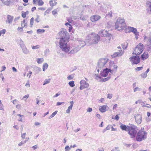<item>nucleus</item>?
I'll return each mask as SVG.
<instances>
[{"label": "nucleus", "mask_w": 151, "mask_h": 151, "mask_svg": "<svg viewBox=\"0 0 151 151\" xmlns=\"http://www.w3.org/2000/svg\"><path fill=\"white\" fill-rule=\"evenodd\" d=\"M58 35L59 37H57V39H60V47L63 52H68L70 47L67 44L69 39V34L65 29H63L60 31Z\"/></svg>", "instance_id": "f257e3e1"}, {"label": "nucleus", "mask_w": 151, "mask_h": 151, "mask_svg": "<svg viewBox=\"0 0 151 151\" xmlns=\"http://www.w3.org/2000/svg\"><path fill=\"white\" fill-rule=\"evenodd\" d=\"M100 37L97 34L92 33L86 37L87 42L90 44L97 43L100 40Z\"/></svg>", "instance_id": "f03ea898"}, {"label": "nucleus", "mask_w": 151, "mask_h": 151, "mask_svg": "<svg viewBox=\"0 0 151 151\" xmlns=\"http://www.w3.org/2000/svg\"><path fill=\"white\" fill-rule=\"evenodd\" d=\"M126 26V24L124 19L122 17H119L115 23V29L118 30H122Z\"/></svg>", "instance_id": "7ed1b4c3"}, {"label": "nucleus", "mask_w": 151, "mask_h": 151, "mask_svg": "<svg viewBox=\"0 0 151 151\" xmlns=\"http://www.w3.org/2000/svg\"><path fill=\"white\" fill-rule=\"evenodd\" d=\"M138 130V129L137 127L133 124L130 125L128 133L131 138L135 137Z\"/></svg>", "instance_id": "20e7f679"}, {"label": "nucleus", "mask_w": 151, "mask_h": 151, "mask_svg": "<svg viewBox=\"0 0 151 151\" xmlns=\"http://www.w3.org/2000/svg\"><path fill=\"white\" fill-rule=\"evenodd\" d=\"M136 135V140L138 142H140L147 138V133L145 131H143L142 129L137 133Z\"/></svg>", "instance_id": "39448f33"}, {"label": "nucleus", "mask_w": 151, "mask_h": 151, "mask_svg": "<svg viewBox=\"0 0 151 151\" xmlns=\"http://www.w3.org/2000/svg\"><path fill=\"white\" fill-rule=\"evenodd\" d=\"M143 46V44L141 43H139L135 47L132 54L136 55H140L144 49Z\"/></svg>", "instance_id": "423d86ee"}, {"label": "nucleus", "mask_w": 151, "mask_h": 151, "mask_svg": "<svg viewBox=\"0 0 151 151\" xmlns=\"http://www.w3.org/2000/svg\"><path fill=\"white\" fill-rule=\"evenodd\" d=\"M100 34L101 35V36L103 37H106L107 39H108L109 41L108 42H109L111 37H112V35L111 34L108 33L107 31L105 30H102L100 32Z\"/></svg>", "instance_id": "0eeeda50"}, {"label": "nucleus", "mask_w": 151, "mask_h": 151, "mask_svg": "<svg viewBox=\"0 0 151 151\" xmlns=\"http://www.w3.org/2000/svg\"><path fill=\"white\" fill-rule=\"evenodd\" d=\"M108 59L105 58H101L99 60L98 63L97 68H99L101 69L104 67L108 61Z\"/></svg>", "instance_id": "6e6552de"}, {"label": "nucleus", "mask_w": 151, "mask_h": 151, "mask_svg": "<svg viewBox=\"0 0 151 151\" xmlns=\"http://www.w3.org/2000/svg\"><path fill=\"white\" fill-rule=\"evenodd\" d=\"M130 61L132 62V64H137L140 62V58L138 56H133L129 58Z\"/></svg>", "instance_id": "1a4fd4ad"}, {"label": "nucleus", "mask_w": 151, "mask_h": 151, "mask_svg": "<svg viewBox=\"0 0 151 151\" xmlns=\"http://www.w3.org/2000/svg\"><path fill=\"white\" fill-rule=\"evenodd\" d=\"M113 71V69L111 70V69L106 68L103 69L102 71H101L100 74L101 76L105 77L108 75L109 72H110L111 73H112Z\"/></svg>", "instance_id": "9d476101"}, {"label": "nucleus", "mask_w": 151, "mask_h": 151, "mask_svg": "<svg viewBox=\"0 0 151 151\" xmlns=\"http://www.w3.org/2000/svg\"><path fill=\"white\" fill-rule=\"evenodd\" d=\"M70 47V49L69 51V54H73L76 53L78 51L81 49V48L78 46L76 47L72 48V47L68 45Z\"/></svg>", "instance_id": "9b49d317"}, {"label": "nucleus", "mask_w": 151, "mask_h": 151, "mask_svg": "<svg viewBox=\"0 0 151 151\" xmlns=\"http://www.w3.org/2000/svg\"><path fill=\"white\" fill-rule=\"evenodd\" d=\"M135 121L138 124H140L142 122V115L139 114H137L135 116Z\"/></svg>", "instance_id": "f8f14e48"}, {"label": "nucleus", "mask_w": 151, "mask_h": 151, "mask_svg": "<svg viewBox=\"0 0 151 151\" xmlns=\"http://www.w3.org/2000/svg\"><path fill=\"white\" fill-rule=\"evenodd\" d=\"M124 51L122 50H119V52L114 53L113 55H112L111 57L112 58H114L118 56H121L124 53Z\"/></svg>", "instance_id": "ddd939ff"}, {"label": "nucleus", "mask_w": 151, "mask_h": 151, "mask_svg": "<svg viewBox=\"0 0 151 151\" xmlns=\"http://www.w3.org/2000/svg\"><path fill=\"white\" fill-rule=\"evenodd\" d=\"M101 18V17L97 15H94L91 16L90 17V20L92 22H94L99 20Z\"/></svg>", "instance_id": "4468645a"}, {"label": "nucleus", "mask_w": 151, "mask_h": 151, "mask_svg": "<svg viewBox=\"0 0 151 151\" xmlns=\"http://www.w3.org/2000/svg\"><path fill=\"white\" fill-rule=\"evenodd\" d=\"M129 127L130 126L126 125L123 124H121L120 126V128L122 129V130L125 131H128V130L129 128Z\"/></svg>", "instance_id": "2eb2a0df"}, {"label": "nucleus", "mask_w": 151, "mask_h": 151, "mask_svg": "<svg viewBox=\"0 0 151 151\" xmlns=\"http://www.w3.org/2000/svg\"><path fill=\"white\" fill-rule=\"evenodd\" d=\"M22 49L23 52L25 54H27L29 53V51L27 50L25 46H24L21 47Z\"/></svg>", "instance_id": "dca6fc26"}, {"label": "nucleus", "mask_w": 151, "mask_h": 151, "mask_svg": "<svg viewBox=\"0 0 151 151\" xmlns=\"http://www.w3.org/2000/svg\"><path fill=\"white\" fill-rule=\"evenodd\" d=\"M106 106L104 105L100 106L99 108V110L102 112H105L106 111Z\"/></svg>", "instance_id": "f3484780"}, {"label": "nucleus", "mask_w": 151, "mask_h": 151, "mask_svg": "<svg viewBox=\"0 0 151 151\" xmlns=\"http://www.w3.org/2000/svg\"><path fill=\"white\" fill-rule=\"evenodd\" d=\"M148 57V54L147 52H144L141 55V58L143 60L147 59Z\"/></svg>", "instance_id": "a211bd4d"}, {"label": "nucleus", "mask_w": 151, "mask_h": 151, "mask_svg": "<svg viewBox=\"0 0 151 151\" xmlns=\"http://www.w3.org/2000/svg\"><path fill=\"white\" fill-rule=\"evenodd\" d=\"M82 86H80V90H82L85 88H88L89 86V84L87 82L85 83L83 85H82Z\"/></svg>", "instance_id": "6ab92c4d"}, {"label": "nucleus", "mask_w": 151, "mask_h": 151, "mask_svg": "<svg viewBox=\"0 0 151 151\" xmlns=\"http://www.w3.org/2000/svg\"><path fill=\"white\" fill-rule=\"evenodd\" d=\"M13 18V16L8 15L7 16V19L8 23H12V22Z\"/></svg>", "instance_id": "aec40b11"}, {"label": "nucleus", "mask_w": 151, "mask_h": 151, "mask_svg": "<svg viewBox=\"0 0 151 151\" xmlns=\"http://www.w3.org/2000/svg\"><path fill=\"white\" fill-rule=\"evenodd\" d=\"M0 1H1L3 4L7 6L9 5L11 1V0H7V1H5V0H0Z\"/></svg>", "instance_id": "412c9836"}, {"label": "nucleus", "mask_w": 151, "mask_h": 151, "mask_svg": "<svg viewBox=\"0 0 151 151\" xmlns=\"http://www.w3.org/2000/svg\"><path fill=\"white\" fill-rule=\"evenodd\" d=\"M41 68L37 67H35L34 68V71L36 74L38 73L40 71H41Z\"/></svg>", "instance_id": "4be33fe9"}, {"label": "nucleus", "mask_w": 151, "mask_h": 151, "mask_svg": "<svg viewBox=\"0 0 151 151\" xmlns=\"http://www.w3.org/2000/svg\"><path fill=\"white\" fill-rule=\"evenodd\" d=\"M112 17V12L111 11H110L106 15L105 18L106 19H109L111 17Z\"/></svg>", "instance_id": "5701e85b"}, {"label": "nucleus", "mask_w": 151, "mask_h": 151, "mask_svg": "<svg viewBox=\"0 0 151 151\" xmlns=\"http://www.w3.org/2000/svg\"><path fill=\"white\" fill-rule=\"evenodd\" d=\"M110 68H112V69L113 68L114 70H116L117 69V67L116 65H114V63H111L110 64Z\"/></svg>", "instance_id": "b1692460"}, {"label": "nucleus", "mask_w": 151, "mask_h": 151, "mask_svg": "<svg viewBox=\"0 0 151 151\" xmlns=\"http://www.w3.org/2000/svg\"><path fill=\"white\" fill-rule=\"evenodd\" d=\"M19 45L21 47L25 46L24 42L21 39H20L19 40Z\"/></svg>", "instance_id": "393cba45"}, {"label": "nucleus", "mask_w": 151, "mask_h": 151, "mask_svg": "<svg viewBox=\"0 0 151 151\" xmlns=\"http://www.w3.org/2000/svg\"><path fill=\"white\" fill-rule=\"evenodd\" d=\"M128 43L125 42L122 44V47L123 49H127L128 45Z\"/></svg>", "instance_id": "a878e982"}, {"label": "nucleus", "mask_w": 151, "mask_h": 151, "mask_svg": "<svg viewBox=\"0 0 151 151\" xmlns=\"http://www.w3.org/2000/svg\"><path fill=\"white\" fill-rule=\"evenodd\" d=\"M48 65L47 63H45L43 65L42 70L43 71H45L46 69H47L48 67Z\"/></svg>", "instance_id": "bb28decb"}, {"label": "nucleus", "mask_w": 151, "mask_h": 151, "mask_svg": "<svg viewBox=\"0 0 151 151\" xmlns=\"http://www.w3.org/2000/svg\"><path fill=\"white\" fill-rule=\"evenodd\" d=\"M79 44L81 47L80 48H81L83 47L85 45H86V42L85 41H81L79 42Z\"/></svg>", "instance_id": "cd10ccee"}, {"label": "nucleus", "mask_w": 151, "mask_h": 151, "mask_svg": "<svg viewBox=\"0 0 151 151\" xmlns=\"http://www.w3.org/2000/svg\"><path fill=\"white\" fill-rule=\"evenodd\" d=\"M147 51L149 52V53L151 54V44H150L149 45H147Z\"/></svg>", "instance_id": "c85d7f7f"}, {"label": "nucleus", "mask_w": 151, "mask_h": 151, "mask_svg": "<svg viewBox=\"0 0 151 151\" xmlns=\"http://www.w3.org/2000/svg\"><path fill=\"white\" fill-rule=\"evenodd\" d=\"M68 84L70 87H73L75 85L74 81H70L68 83Z\"/></svg>", "instance_id": "c756f323"}, {"label": "nucleus", "mask_w": 151, "mask_h": 151, "mask_svg": "<svg viewBox=\"0 0 151 151\" xmlns=\"http://www.w3.org/2000/svg\"><path fill=\"white\" fill-rule=\"evenodd\" d=\"M58 111H55V112L53 113L49 117V119H50L53 117L57 113Z\"/></svg>", "instance_id": "7c9ffc66"}, {"label": "nucleus", "mask_w": 151, "mask_h": 151, "mask_svg": "<svg viewBox=\"0 0 151 151\" xmlns=\"http://www.w3.org/2000/svg\"><path fill=\"white\" fill-rule=\"evenodd\" d=\"M50 79H45L44 81L43 85H45L47 83H49L50 81Z\"/></svg>", "instance_id": "2f4dec72"}, {"label": "nucleus", "mask_w": 151, "mask_h": 151, "mask_svg": "<svg viewBox=\"0 0 151 151\" xmlns=\"http://www.w3.org/2000/svg\"><path fill=\"white\" fill-rule=\"evenodd\" d=\"M37 33H43L45 32V30L44 29H39L37 30Z\"/></svg>", "instance_id": "473e14b6"}, {"label": "nucleus", "mask_w": 151, "mask_h": 151, "mask_svg": "<svg viewBox=\"0 0 151 151\" xmlns=\"http://www.w3.org/2000/svg\"><path fill=\"white\" fill-rule=\"evenodd\" d=\"M132 29H133V31L132 32L135 35H137L138 32H137V29L133 27Z\"/></svg>", "instance_id": "72a5a7b5"}, {"label": "nucleus", "mask_w": 151, "mask_h": 151, "mask_svg": "<svg viewBox=\"0 0 151 151\" xmlns=\"http://www.w3.org/2000/svg\"><path fill=\"white\" fill-rule=\"evenodd\" d=\"M43 58H38L37 60V62L38 63H41L43 61Z\"/></svg>", "instance_id": "f704fd0d"}, {"label": "nucleus", "mask_w": 151, "mask_h": 151, "mask_svg": "<svg viewBox=\"0 0 151 151\" xmlns=\"http://www.w3.org/2000/svg\"><path fill=\"white\" fill-rule=\"evenodd\" d=\"M44 4V2L42 0H38V5L39 6L42 5Z\"/></svg>", "instance_id": "c9c22d12"}, {"label": "nucleus", "mask_w": 151, "mask_h": 151, "mask_svg": "<svg viewBox=\"0 0 151 151\" xmlns=\"http://www.w3.org/2000/svg\"><path fill=\"white\" fill-rule=\"evenodd\" d=\"M141 76L142 78H145L147 76V75L146 73H142L140 75Z\"/></svg>", "instance_id": "e433bc0d"}, {"label": "nucleus", "mask_w": 151, "mask_h": 151, "mask_svg": "<svg viewBox=\"0 0 151 151\" xmlns=\"http://www.w3.org/2000/svg\"><path fill=\"white\" fill-rule=\"evenodd\" d=\"M34 21V18L33 17H32L30 20V27H32V25H33Z\"/></svg>", "instance_id": "4c0bfd02"}, {"label": "nucleus", "mask_w": 151, "mask_h": 151, "mask_svg": "<svg viewBox=\"0 0 151 151\" xmlns=\"http://www.w3.org/2000/svg\"><path fill=\"white\" fill-rule=\"evenodd\" d=\"M72 107L69 106L68 108V109L66 111V112L67 113H70V110L72 109Z\"/></svg>", "instance_id": "58836bf2"}, {"label": "nucleus", "mask_w": 151, "mask_h": 151, "mask_svg": "<svg viewBox=\"0 0 151 151\" xmlns=\"http://www.w3.org/2000/svg\"><path fill=\"white\" fill-rule=\"evenodd\" d=\"M49 3L50 6H53L55 5L56 4V3L55 2V3H53V1L52 0L50 1Z\"/></svg>", "instance_id": "ea45409f"}, {"label": "nucleus", "mask_w": 151, "mask_h": 151, "mask_svg": "<svg viewBox=\"0 0 151 151\" xmlns=\"http://www.w3.org/2000/svg\"><path fill=\"white\" fill-rule=\"evenodd\" d=\"M17 116H19V118L18 119V120L20 122H22V118L23 116H24L23 115H22L20 114H18Z\"/></svg>", "instance_id": "a19ab883"}, {"label": "nucleus", "mask_w": 151, "mask_h": 151, "mask_svg": "<svg viewBox=\"0 0 151 151\" xmlns=\"http://www.w3.org/2000/svg\"><path fill=\"white\" fill-rule=\"evenodd\" d=\"M40 19L39 16L37 15L36 19L35 20V21L36 22H37L38 23L40 22Z\"/></svg>", "instance_id": "79ce46f5"}, {"label": "nucleus", "mask_w": 151, "mask_h": 151, "mask_svg": "<svg viewBox=\"0 0 151 151\" xmlns=\"http://www.w3.org/2000/svg\"><path fill=\"white\" fill-rule=\"evenodd\" d=\"M110 78V77L108 76L107 78H103L102 79V81L103 82H104L106 81H107L109 80Z\"/></svg>", "instance_id": "37998d69"}, {"label": "nucleus", "mask_w": 151, "mask_h": 151, "mask_svg": "<svg viewBox=\"0 0 151 151\" xmlns=\"http://www.w3.org/2000/svg\"><path fill=\"white\" fill-rule=\"evenodd\" d=\"M111 151H120L119 147H115L113 148L111 150Z\"/></svg>", "instance_id": "c03bdc74"}, {"label": "nucleus", "mask_w": 151, "mask_h": 151, "mask_svg": "<svg viewBox=\"0 0 151 151\" xmlns=\"http://www.w3.org/2000/svg\"><path fill=\"white\" fill-rule=\"evenodd\" d=\"M86 82L85 80H81L80 82V83L81 84L80 86H82V85H83V84L85 83H86Z\"/></svg>", "instance_id": "a18cd8bd"}, {"label": "nucleus", "mask_w": 151, "mask_h": 151, "mask_svg": "<svg viewBox=\"0 0 151 151\" xmlns=\"http://www.w3.org/2000/svg\"><path fill=\"white\" fill-rule=\"evenodd\" d=\"M40 47V46L38 45H37L36 46H33L32 47V48L33 49H35L39 48Z\"/></svg>", "instance_id": "49530a36"}, {"label": "nucleus", "mask_w": 151, "mask_h": 151, "mask_svg": "<svg viewBox=\"0 0 151 151\" xmlns=\"http://www.w3.org/2000/svg\"><path fill=\"white\" fill-rule=\"evenodd\" d=\"M141 105L142 106H145L147 108H151V105L149 104H147L146 105H143L142 104H141Z\"/></svg>", "instance_id": "de8ad7c7"}, {"label": "nucleus", "mask_w": 151, "mask_h": 151, "mask_svg": "<svg viewBox=\"0 0 151 151\" xmlns=\"http://www.w3.org/2000/svg\"><path fill=\"white\" fill-rule=\"evenodd\" d=\"M0 110H3V106L1 100H0Z\"/></svg>", "instance_id": "09e8293b"}, {"label": "nucleus", "mask_w": 151, "mask_h": 151, "mask_svg": "<svg viewBox=\"0 0 151 151\" xmlns=\"http://www.w3.org/2000/svg\"><path fill=\"white\" fill-rule=\"evenodd\" d=\"M101 77L100 76H96V79L97 80H99V81H101Z\"/></svg>", "instance_id": "8fccbe9b"}, {"label": "nucleus", "mask_w": 151, "mask_h": 151, "mask_svg": "<svg viewBox=\"0 0 151 151\" xmlns=\"http://www.w3.org/2000/svg\"><path fill=\"white\" fill-rule=\"evenodd\" d=\"M143 68V67H137L135 69V70H136L139 71L142 70Z\"/></svg>", "instance_id": "3c124183"}, {"label": "nucleus", "mask_w": 151, "mask_h": 151, "mask_svg": "<svg viewBox=\"0 0 151 151\" xmlns=\"http://www.w3.org/2000/svg\"><path fill=\"white\" fill-rule=\"evenodd\" d=\"M29 97V95L28 94L24 96L23 97V99L24 100H26Z\"/></svg>", "instance_id": "603ef678"}, {"label": "nucleus", "mask_w": 151, "mask_h": 151, "mask_svg": "<svg viewBox=\"0 0 151 151\" xmlns=\"http://www.w3.org/2000/svg\"><path fill=\"white\" fill-rule=\"evenodd\" d=\"M112 96V95L111 93H108L107 94V98L111 99Z\"/></svg>", "instance_id": "864d4df0"}, {"label": "nucleus", "mask_w": 151, "mask_h": 151, "mask_svg": "<svg viewBox=\"0 0 151 151\" xmlns=\"http://www.w3.org/2000/svg\"><path fill=\"white\" fill-rule=\"evenodd\" d=\"M50 10V9H47V10L44 13V15L45 16L47 14H48Z\"/></svg>", "instance_id": "5fc2aeb1"}, {"label": "nucleus", "mask_w": 151, "mask_h": 151, "mask_svg": "<svg viewBox=\"0 0 151 151\" xmlns=\"http://www.w3.org/2000/svg\"><path fill=\"white\" fill-rule=\"evenodd\" d=\"M132 27H129L127 28V30H128V32L129 33L131 32L132 31Z\"/></svg>", "instance_id": "6e6d98bb"}, {"label": "nucleus", "mask_w": 151, "mask_h": 151, "mask_svg": "<svg viewBox=\"0 0 151 151\" xmlns=\"http://www.w3.org/2000/svg\"><path fill=\"white\" fill-rule=\"evenodd\" d=\"M147 42L150 43H151V35H150L148 37V39L147 40Z\"/></svg>", "instance_id": "4d7b16f0"}, {"label": "nucleus", "mask_w": 151, "mask_h": 151, "mask_svg": "<svg viewBox=\"0 0 151 151\" xmlns=\"http://www.w3.org/2000/svg\"><path fill=\"white\" fill-rule=\"evenodd\" d=\"M70 147L68 146H66L65 149V150L66 151L69 150H70Z\"/></svg>", "instance_id": "13d9d810"}, {"label": "nucleus", "mask_w": 151, "mask_h": 151, "mask_svg": "<svg viewBox=\"0 0 151 151\" xmlns=\"http://www.w3.org/2000/svg\"><path fill=\"white\" fill-rule=\"evenodd\" d=\"M57 11L56 10H53L52 11V14L53 15H55V14H57Z\"/></svg>", "instance_id": "bf43d9fd"}, {"label": "nucleus", "mask_w": 151, "mask_h": 151, "mask_svg": "<svg viewBox=\"0 0 151 151\" xmlns=\"http://www.w3.org/2000/svg\"><path fill=\"white\" fill-rule=\"evenodd\" d=\"M141 90V89L138 87H136L135 88V89L134 90V92H136L137 91H140Z\"/></svg>", "instance_id": "052dcab7"}, {"label": "nucleus", "mask_w": 151, "mask_h": 151, "mask_svg": "<svg viewBox=\"0 0 151 151\" xmlns=\"http://www.w3.org/2000/svg\"><path fill=\"white\" fill-rule=\"evenodd\" d=\"M73 78V77L71 75H69L68 76L67 78L69 80H71Z\"/></svg>", "instance_id": "680f3d73"}, {"label": "nucleus", "mask_w": 151, "mask_h": 151, "mask_svg": "<svg viewBox=\"0 0 151 151\" xmlns=\"http://www.w3.org/2000/svg\"><path fill=\"white\" fill-rule=\"evenodd\" d=\"M26 134V133H24L22 134H21L22 138V139H24L25 138Z\"/></svg>", "instance_id": "e2e57ef3"}, {"label": "nucleus", "mask_w": 151, "mask_h": 151, "mask_svg": "<svg viewBox=\"0 0 151 151\" xmlns=\"http://www.w3.org/2000/svg\"><path fill=\"white\" fill-rule=\"evenodd\" d=\"M38 146L37 145L33 146L32 147V148L34 150H35L38 148Z\"/></svg>", "instance_id": "0e129e2a"}, {"label": "nucleus", "mask_w": 151, "mask_h": 151, "mask_svg": "<svg viewBox=\"0 0 151 151\" xmlns=\"http://www.w3.org/2000/svg\"><path fill=\"white\" fill-rule=\"evenodd\" d=\"M23 27H19L18 28V30L20 32L22 31L23 30Z\"/></svg>", "instance_id": "69168bd1"}, {"label": "nucleus", "mask_w": 151, "mask_h": 151, "mask_svg": "<svg viewBox=\"0 0 151 151\" xmlns=\"http://www.w3.org/2000/svg\"><path fill=\"white\" fill-rule=\"evenodd\" d=\"M92 109L91 108L89 107L87 109V111L91 112L92 111Z\"/></svg>", "instance_id": "338daca9"}, {"label": "nucleus", "mask_w": 151, "mask_h": 151, "mask_svg": "<svg viewBox=\"0 0 151 151\" xmlns=\"http://www.w3.org/2000/svg\"><path fill=\"white\" fill-rule=\"evenodd\" d=\"M12 70L13 71L15 72H17V69L15 68L14 67H13L12 68Z\"/></svg>", "instance_id": "774afa93"}]
</instances>
